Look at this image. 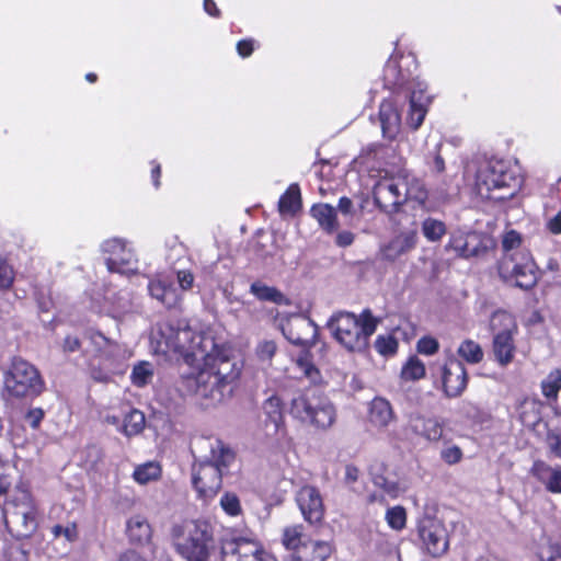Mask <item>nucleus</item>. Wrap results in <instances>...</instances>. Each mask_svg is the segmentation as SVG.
I'll return each instance as SVG.
<instances>
[{
    "instance_id": "nucleus-25",
    "label": "nucleus",
    "mask_w": 561,
    "mask_h": 561,
    "mask_svg": "<svg viewBox=\"0 0 561 561\" xmlns=\"http://www.w3.org/2000/svg\"><path fill=\"white\" fill-rule=\"evenodd\" d=\"M126 533L131 542L148 543L152 537V528L148 519L140 514L133 515L126 523Z\"/></svg>"
},
{
    "instance_id": "nucleus-3",
    "label": "nucleus",
    "mask_w": 561,
    "mask_h": 561,
    "mask_svg": "<svg viewBox=\"0 0 561 561\" xmlns=\"http://www.w3.org/2000/svg\"><path fill=\"white\" fill-rule=\"evenodd\" d=\"M380 319L370 309H364L359 316L340 311L328 321V329L334 339L350 352H364L369 345V339L375 333Z\"/></svg>"
},
{
    "instance_id": "nucleus-14",
    "label": "nucleus",
    "mask_w": 561,
    "mask_h": 561,
    "mask_svg": "<svg viewBox=\"0 0 561 561\" xmlns=\"http://www.w3.org/2000/svg\"><path fill=\"white\" fill-rule=\"evenodd\" d=\"M102 251L107 253L106 266L110 272L130 274L137 270V259L131 249L126 247L125 241L118 238L108 239L103 242Z\"/></svg>"
},
{
    "instance_id": "nucleus-56",
    "label": "nucleus",
    "mask_w": 561,
    "mask_h": 561,
    "mask_svg": "<svg viewBox=\"0 0 561 561\" xmlns=\"http://www.w3.org/2000/svg\"><path fill=\"white\" fill-rule=\"evenodd\" d=\"M354 234L351 231H341L336 234L335 243L339 247L345 248L353 243Z\"/></svg>"
},
{
    "instance_id": "nucleus-31",
    "label": "nucleus",
    "mask_w": 561,
    "mask_h": 561,
    "mask_svg": "<svg viewBox=\"0 0 561 561\" xmlns=\"http://www.w3.org/2000/svg\"><path fill=\"white\" fill-rule=\"evenodd\" d=\"M161 476V467L158 462L149 461L135 468L133 477L139 484H147L156 481Z\"/></svg>"
},
{
    "instance_id": "nucleus-37",
    "label": "nucleus",
    "mask_w": 561,
    "mask_h": 561,
    "mask_svg": "<svg viewBox=\"0 0 561 561\" xmlns=\"http://www.w3.org/2000/svg\"><path fill=\"white\" fill-rule=\"evenodd\" d=\"M145 427V415L139 410H131L124 419L123 432L127 436L139 434Z\"/></svg>"
},
{
    "instance_id": "nucleus-13",
    "label": "nucleus",
    "mask_w": 561,
    "mask_h": 561,
    "mask_svg": "<svg viewBox=\"0 0 561 561\" xmlns=\"http://www.w3.org/2000/svg\"><path fill=\"white\" fill-rule=\"evenodd\" d=\"M221 559L222 561H273L257 540L245 537L222 541Z\"/></svg>"
},
{
    "instance_id": "nucleus-20",
    "label": "nucleus",
    "mask_w": 561,
    "mask_h": 561,
    "mask_svg": "<svg viewBox=\"0 0 561 561\" xmlns=\"http://www.w3.org/2000/svg\"><path fill=\"white\" fill-rule=\"evenodd\" d=\"M265 414V432L268 436L277 435L284 426V414L282 409V401L278 397H270L263 405Z\"/></svg>"
},
{
    "instance_id": "nucleus-1",
    "label": "nucleus",
    "mask_w": 561,
    "mask_h": 561,
    "mask_svg": "<svg viewBox=\"0 0 561 561\" xmlns=\"http://www.w3.org/2000/svg\"><path fill=\"white\" fill-rule=\"evenodd\" d=\"M151 345L157 354L183 358L188 365L202 363L195 375L184 378V386L206 409L221 403L240 375L238 363L226 350L218 347L210 334L188 327L159 323L151 333Z\"/></svg>"
},
{
    "instance_id": "nucleus-38",
    "label": "nucleus",
    "mask_w": 561,
    "mask_h": 561,
    "mask_svg": "<svg viewBox=\"0 0 561 561\" xmlns=\"http://www.w3.org/2000/svg\"><path fill=\"white\" fill-rule=\"evenodd\" d=\"M401 376L405 380L421 379L425 376V365L416 356H412L403 366Z\"/></svg>"
},
{
    "instance_id": "nucleus-43",
    "label": "nucleus",
    "mask_w": 561,
    "mask_h": 561,
    "mask_svg": "<svg viewBox=\"0 0 561 561\" xmlns=\"http://www.w3.org/2000/svg\"><path fill=\"white\" fill-rule=\"evenodd\" d=\"M15 278L13 267L7 262L0 260V290H8L12 287Z\"/></svg>"
},
{
    "instance_id": "nucleus-22",
    "label": "nucleus",
    "mask_w": 561,
    "mask_h": 561,
    "mask_svg": "<svg viewBox=\"0 0 561 561\" xmlns=\"http://www.w3.org/2000/svg\"><path fill=\"white\" fill-rule=\"evenodd\" d=\"M417 232L415 230H407L394 237L385 248L383 256L387 260L394 261L400 255L410 252L416 247Z\"/></svg>"
},
{
    "instance_id": "nucleus-45",
    "label": "nucleus",
    "mask_w": 561,
    "mask_h": 561,
    "mask_svg": "<svg viewBox=\"0 0 561 561\" xmlns=\"http://www.w3.org/2000/svg\"><path fill=\"white\" fill-rule=\"evenodd\" d=\"M522 243V236L515 231L510 230L503 234L502 238V248L505 251L504 254H511L514 253L515 249H518Z\"/></svg>"
},
{
    "instance_id": "nucleus-46",
    "label": "nucleus",
    "mask_w": 561,
    "mask_h": 561,
    "mask_svg": "<svg viewBox=\"0 0 561 561\" xmlns=\"http://www.w3.org/2000/svg\"><path fill=\"white\" fill-rule=\"evenodd\" d=\"M416 348L421 354L434 355L439 348V343L432 336H423L419 340Z\"/></svg>"
},
{
    "instance_id": "nucleus-17",
    "label": "nucleus",
    "mask_w": 561,
    "mask_h": 561,
    "mask_svg": "<svg viewBox=\"0 0 561 561\" xmlns=\"http://www.w3.org/2000/svg\"><path fill=\"white\" fill-rule=\"evenodd\" d=\"M443 389L447 397H459L467 387L468 376L463 364L450 357L443 367Z\"/></svg>"
},
{
    "instance_id": "nucleus-47",
    "label": "nucleus",
    "mask_w": 561,
    "mask_h": 561,
    "mask_svg": "<svg viewBox=\"0 0 561 561\" xmlns=\"http://www.w3.org/2000/svg\"><path fill=\"white\" fill-rule=\"evenodd\" d=\"M13 470L12 466L3 461L0 457V494H4L11 486L10 472Z\"/></svg>"
},
{
    "instance_id": "nucleus-40",
    "label": "nucleus",
    "mask_w": 561,
    "mask_h": 561,
    "mask_svg": "<svg viewBox=\"0 0 561 561\" xmlns=\"http://www.w3.org/2000/svg\"><path fill=\"white\" fill-rule=\"evenodd\" d=\"M375 348L381 355H393L398 348L397 340L390 335H378L375 341Z\"/></svg>"
},
{
    "instance_id": "nucleus-18",
    "label": "nucleus",
    "mask_w": 561,
    "mask_h": 561,
    "mask_svg": "<svg viewBox=\"0 0 561 561\" xmlns=\"http://www.w3.org/2000/svg\"><path fill=\"white\" fill-rule=\"evenodd\" d=\"M448 248L455 251L458 256L465 259L478 256L485 251L480 234L476 232L454 234L449 241Z\"/></svg>"
},
{
    "instance_id": "nucleus-48",
    "label": "nucleus",
    "mask_w": 561,
    "mask_h": 561,
    "mask_svg": "<svg viewBox=\"0 0 561 561\" xmlns=\"http://www.w3.org/2000/svg\"><path fill=\"white\" fill-rule=\"evenodd\" d=\"M51 533L55 537L64 536L68 541H73L78 537L77 526L75 524L67 526L55 525L51 528Z\"/></svg>"
},
{
    "instance_id": "nucleus-29",
    "label": "nucleus",
    "mask_w": 561,
    "mask_h": 561,
    "mask_svg": "<svg viewBox=\"0 0 561 561\" xmlns=\"http://www.w3.org/2000/svg\"><path fill=\"white\" fill-rule=\"evenodd\" d=\"M250 293L262 301H270L276 305H283L287 301L285 295L280 290L276 287L267 286L260 280L251 284Z\"/></svg>"
},
{
    "instance_id": "nucleus-7",
    "label": "nucleus",
    "mask_w": 561,
    "mask_h": 561,
    "mask_svg": "<svg viewBox=\"0 0 561 561\" xmlns=\"http://www.w3.org/2000/svg\"><path fill=\"white\" fill-rule=\"evenodd\" d=\"M290 414L318 428H328L335 422V409L317 389H306L293 398Z\"/></svg>"
},
{
    "instance_id": "nucleus-16",
    "label": "nucleus",
    "mask_w": 561,
    "mask_h": 561,
    "mask_svg": "<svg viewBox=\"0 0 561 561\" xmlns=\"http://www.w3.org/2000/svg\"><path fill=\"white\" fill-rule=\"evenodd\" d=\"M296 503L309 524H318L324 517V504L320 491L312 485H304L296 493Z\"/></svg>"
},
{
    "instance_id": "nucleus-2",
    "label": "nucleus",
    "mask_w": 561,
    "mask_h": 561,
    "mask_svg": "<svg viewBox=\"0 0 561 561\" xmlns=\"http://www.w3.org/2000/svg\"><path fill=\"white\" fill-rule=\"evenodd\" d=\"M204 443L209 448V455L193 466L192 482L198 495L209 500L220 491L222 479L229 474L236 455L219 439H205Z\"/></svg>"
},
{
    "instance_id": "nucleus-41",
    "label": "nucleus",
    "mask_w": 561,
    "mask_h": 561,
    "mask_svg": "<svg viewBox=\"0 0 561 561\" xmlns=\"http://www.w3.org/2000/svg\"><path fill=\"white\" fill-rule=\"evenodd\" d=\"M373 482L375 486L382 490L385 494L392 499L397 497L401 492V489L396 481L389 480L383 476H375Z\"/></svg>"
},
{
    "instance_id": "nucleus-53",
    "label": "nucleus",
    "mask_w": 561,
    "mask_h": 561,
    "mask_svg": "<svg viewBox=\"0 0 561 561\" xmlns=\"http://www.w3.org/2000/svg\"><path fill=\"white\" fill-rule=\"evenodd\" d=\"M331 553V546L324 541H318L313 547V557L311 561H324Z\"/></svg>"
},
{
    "instance_id": "nucleus-8",
    "label": "nucleus",
    "mask_w": 561,
    "mask_h": 561,
    "mask_svg": "<svg viewBox=\"0 0 561 561\" xmlns=\"http://www.w3.org/2000/svg\"><path fill=\"white\" fill-rule=\"evenodd\" d=\"M4 522L12 536L21 539L30 537L36 529V508L28 490L18 485L5 504Z\"/></svg>"
},
{
    "instance_id": "nucleus-59",
    "label": "nucleus",
    "mask_w": 561,
    "mask_h": 561,
    "mask_svg": "<svg viewBox=\"0 0 561 561\" xmlns=\"http://www.w3.org/2000/svg\"><path fill=\"white\" fill-rule=\"evenodd\" d=\"M91 341L93 344H95L100 350H103L105 347H112L113 346V343L107 339L105 337L103 334L101 333H94L91 335Z\"/></svg>"
},
{
    "instance_id": "nucleus-32",
    "label": "nucleus",
    "mask_w": 561,
    "mask_h": 561,
    "mask_svg": "<svg viewBox=\"0 0 561 561\" xmlns=\"http://www.w3.org/2000/svg\"><path fill=\"white\" fill-rule=\"evenodd\" d=\"M153 365L149 362H139L133 368L130 380L136 387H145L153 378Z\"/></svg>"
},
{
    "instance_id": "nucleus-52",
    "label": "nucleus",
    "mask_w": 561,
    "mask_h": 561,
    "mask_svg": "<svg viewBox=\"0 0 561 561\" xmlns=\"http://www.w3.org/2000/svg\"><path fill=\"white\" fill-rule=\"evenodd\" d=\"M276 344L273 341H264L256 348L257 356L262 360H270L276 353Z\"/></svg>"
},
{
    "instance_id": "nucleus-10",
    "label": "nucleus",
    "mask_w": 561,
    "mask_h": 561,
    "mask_svg": "<svg viewBox=\"0 0 561 561\" xmlns=\"http://www.w3.org/2000/svg\"><path fill=\"white\" fill-rule=\"evenodd\" d=\"M490 328L493 332L492 351L495 360L501 366L508 365L515 354L514 335L517 324L514 317L503 310L495 311L490 319Z\"/></svg>"
},
{
    "instance_id": "nucleus-19",
    "label": "nucleus",
    "mask_w": 561,
    "mask_h": 561,
    "mask_svg": "<svg viewBox=\"0 0 561 561\" xmlns=\"http://www.w3.org/2000/svg\"><path fill=\"white\" fill-rule=\"evenodd\" d=\"M531 472L548 492L561 493V467H552L543 461H536Z\"/></svg>"
},
{
    "instance_id": "nucleus-4",
    "label": "nucleus",
    "mask_w": 561,
    "mask_h": 561,
    "mask_svg": "<svg viewBox=\"0 0 561 561\" xmlns=\"http://www.w3.org/2000/svg\"><path fill=\"white\" fill-rule=\"evenodd\" d=\"M171 536L174 550L185 561H209L216 548L214 528L206 520L194 519L175 525Z\"/></svg>"
},
{
    "instance_id": "nucleus-23",
    "label": "nucleus",
    "mask_w": 561,
    "mask_h": 561,
    "mask_svg": "<svg viewBox=\"0 0 561 561\" xmlns=\"http://www.w3.org/2000/svg\"><path fill=\"white\" fill-rule=\"evenodd\" d=\"M148 290L152 298L168 308L175 307L181 299L172 283L161 278L150 279Z\"/></svg>"
},
{
    "instance_id": "nucleus-36",
    "label": "nucleus",
    "mask_w": 561,
    "mask_h": 561,
    "mask_svg": "<svg viewBox=\"0 0 561 561\" xmlns=\"http://www.w3.org/2000/svg\"><path fill=\"white\" fill-rule=\"evenodd\" d=\"M422 232L431 242L439 241L446 233V225L435 218H426L422 222Z\"/></svg>"
},
{
    "instance_id": "nucleus-63",
    "label": "nucleus",
    "mask_w": 561,
    "mask_h": 561,
    "mask_svg": "<svg viewBox=\"0 0 561 561\" xmlns=\"http://www.w3.org/2000/svg\"><path fill=\"white\" fill-rule=\"evenodd\" d=\"M204 10L211 16H219L220 14L214 0H204Z\"/></svg>"
},
{
    "instance_id": "nucleus-21",
    "label": "nucleus",
    "mask_w": 561,
    "mask_h": 561,
    "mask_svg": "<svg viewBox=\"0 0 561 561\" xmlns=\"http://www.w3.org/2000/svg\"><path fill=\"white\" fill-rule=\"evenodd\" d=\"M379 121L383 137L393 139L400 130L401 116L392 101L387 100L380 104Z\"/></svg>"
},
{
    "instance_id": "nucleus-35",
    "label": "nucleus",
    "mask_w": 561,
    "mask_h": 561,
    "mask_svg": "<svg viewBox=\"0 0 561 561\" xmlns=\"http://www.w3.org/2000/svg\"><path fill=\"white\" fill-rule=\"evenodd\" d=\"M304 526L290 525L286 526L282 535V543L288 550H296L302 543Z\"/></svg>"
},
{
    "instance_id": "nucleus-28",
    "label": "nucleus",
    "mask_w": 561,
    "mask_h": 561,
    "mask_svg": "<svg viewBox=\"0 0 561 561\" xmlns=\"http://www.w3.org/2000/svg\"><path fill=\"white\" fill-rule=\"evenodd\" d=\"M310 211L323 230L329 233L337 230L339 224L334 207L329 204H317L312 206Z\"/></svg>"
},
{
    "instance_id": "nucleus-24",
    "label": "nucleus",
    "mask_w": 561,
    "mask_h": 561,
    "mask_svg": "<svg viewBox=\"0 0 561 561\" xmlns=\"http://www.w3.org/2000/svg\"><path fill=\"white\" fill-rule=\"evenodd\" d=\"M410 430L427 440L437 442L443 435V426L435 419H426L421 415H415L410 419Z\"/></svg>"
},
{
    "instance_id": "nucleus-5",
    "label": "nucleus",
    "mask_w": 561,
    "mask_h": 561,
    "mask_svg": "<svg viewBox=\"0 0 561 561\" xmlns=\"http://www.w3.org/2000/svg\"><path fill=\"white\" fill-rule=\"evenodd\" d=\"M374 201L386 213H394L409 201L423 204L427 192L416 178L405 175H385L374 185Z\"/></svg>"
},
{
    "instance_id": "nucleus-50",
    "label": "nucleus",
    "mask_w": 561,
    "mask_h": 561,
    "mask_svg": "<svg viewBox=\"0 0 561 561\" xmlns=\"http://www.w3.org/2000/svg\"><path fill=\"white\" fill-rule=\"evenodd\" d=\"M546 443L549 451L557 458L561 459V435L556 432H548Z\"/></svg>"
},
{
    "instance_id": "nucleus-64",
    "label": "nucleus",
    "mask_w": 561,
    "mask_h": 561,
    "mask_svg": "<svg viewBox=\"0 0 561 561\" xmlns=\"http://www.w3.org/2000/svg\"><path fill=\"white\" fill-rule=\"evenodd\" d=\"M160 173H161V168L159 164H157L153 170H152V179H153V184L156 187H159L160 185Z\"/></svg>"
},
{
    "instance_id": "nucleus-49",
    "label": "nucleus",
    "mask_w": 561,
    "mask_h": 561,
    "mask_svg": "<svg viewBox=\"0 0 561 561\" xmlns=\"http://www.w3.org/2000/svg\"><path fill=\"white\" fill-rule=\"evenodd\" d=\"M541 561H561V547L558 545H548L539 551Z\"/></svg>"
},
{
    "instance_id": "nucleus-34",
    "label": "nucleus",
    "mask_w": 561,
    "mask_h": 561,
    "mask_svg": "<svg viewBox=\"0 0 561 561\" xmlns=\"http://www.w3.org/2000/svg\"><path fill=\"white\" fill-rule=\"evenodd\" d=\"M560 390L561 371L559 369H554L541 381V391L545 398L551 401L557 400Z\"/></svg>"
},
{
    "instance_id": "nucleus-57",
    "label": "nucleus",
    "mask_w": 561,
    "mask_h": 561,
    "mask_svg": "<svg viewBox=\"0 0 561 561\" xmlns=\"http://www.w3.org/2000/svg\"><path fill=\"white\" fill-rule=\"evenodd\" d=\"M237 50L241 57L250 56L253 51V42L250 39L240 41L237 44Z\"/></svg>"
},
{
    "instance_id": "nucleus-12",
    "label": "nucleus",
    "mask_w": 561,
    "mask_h": 561,
    "mask_svg": "<svg viewBox=\"0 0 561 561\" xmlns=\"http://www.w3.org/2000/svg\"><path fill=\"white\" fill-rule=\"evenodd\" d=\"M417 534L423 548L431 556L439 557L448 550V533L442 520L432 516L422 517L417 523Z\"/></svg>"
},
{
    "instance_id": "nucleus-33",
    "label": "nucleus",
    "mask_w": 561,
    "mask_h": 561,
    "mask_svg": "<svg viewBox=\"0 0 561 561\" xmlns=\"http://www.w3.org/2000/svg\"><path fill=\"white\" fill-rule=\"evenodd\" d=\"M457 353L469 364H478L483 359V351L481 346L472 340H465L461 342Z\"/></svg>"
},
{
    "instance_id": "nucleus-11",
    "label": "nucleus",
    "mask_w": 561,
    "mask_h": 561,
    "mask_svg": "<svg viewBox=\"0 0 561 561\" xmlns=\"http://www.w3.org/2000/svg\"><path fill=\"white\" fill-rule=\"evenodd\" d=\"M3 382L7 391L18 398L37 396L43 390L36 367L20 357L13 358Z\"/></svg>"
},
{
    "instance_id": "nucleus-60",
    "label": "nucleus",
    "mask_w": 561,
    "mask_h": 561,
    "mask_svg": "<svg viewBox=\"0 0 561 561\" xmlns=\"http://www.w3.org/2000/svg\"><path fill=\"white\" fill-rule=\"evenodd\" d=\"M358 474H359V471H358V469L356 467L351 466V465L346 466V468H345V478H344L345 482L347 484H352V483L356 482L357 479H358Z\"/></svg>"
},
{
    "instance_id": "nucleus-9",
    "label": "nucleus",
    "mask_w": 561,
    "mask_h": 561,
    "mask_svg": "<svg viewBox=\"0 0 561 561\" xmlns=\"http://www.w3.org/2000/svg\"><path fill=\"white\" fill-rule=\"evenodd\" d=\"M497 270L504 282L523 290L534 288L540 277L536 262L526 250H516L514 253L504 254L499 262Z\"/></svg>"
},
{
    "instance_id": "nucleus-51",
    "label": "nucleus",
    "mask_w": 561,
    "mask_h": 561,
    "mask_svg": "<svg viewBox=\"0 0 561 561\" xmlns=\"http://www.w3.org/2000/svg\"><path fill=\"white\" fill-rule=\"evenodd\" d=\"M442 459L448 465H455L462 458V451L458 446H448L440 453Z\"/></svg>"
},
{
    "instance_id": "nucleus-54",
    "label": "nucleus",
    "mask_w": 561,
    "mask_h": 561,
    "mask_svg": "<svg viewBox=\"0 0 561 561\" xmlns=\"http://www.w3.org/2000/svg\"><path fill=\"white\" fill-rule=\"evenodd\" d=\"M178 283L182 290H188L193 287L194 275L191 271L181 270L176 273Z\"/></svg>"
},
{
    "instance_id": "nucleus-61",
    "label": "nucleus",
    "mask_w": 561,
    "mask_h": 561,
    "mask_svg": "<svg viewBox=\"0 0 561 561\" xmlns=\"http://www.w3.org/2000/svg\"><path fill=\"white\" fill-rule=\"evenodd\" d=\"M337 208L342 214L350 215L353 210V202L348 197H341Z\"/></svg>"
},
{
    "instance_id": "nucleus-39",
    "label": "nucleus",
    "mask_w": 561,
    "mask_h": 561,
    "mask_svg": "<svg viewBox=\"0 0 561 561\" xmlns=\"http://www.w3.org/2000/svg\"><path fill=\"white\" fill-rule=\"evenodd\" d=\"M386 520L389 527L401 530L405 527L407 512L403 506H393L386 512Z\"/></svg>"
},
{
    "instance_id": "nucleus-62",
    "label": "nucleus",
    "mask_w": 561,
    "mask_h": 561,
    "mask_svg": "<svg viewBox=\"0 0 561 561\" xmlns=\"http://www.w3.org/2000/svg\"><path fill=\"white\" fill-rule=\"evenodd\" d=\"M119 561H147V560L145 558H142L136 551L128 550L121 556Z\"/></svg>"
},
{
    "instance_id": "nucleus-26",
    "label": "nucleus",
    "mask_w": 561,
    "mask_h": 561,
    "mask_svg": "<svg viewBox=\"0 0 561 561\" xmlns=\"http://www.w3.org/2000/svg\"><path fill=\"white\" fill-rule=\"evenodd\" d=\"M394 419L391 404L382 398H375L370 403L369 421L379 428L388 426Z\"/></svg>"
},
{
    "instance_id": "nucleus-42",
    "label": "nucleus",
    "mask_w": 561,
    "mask_h": 561,
    "mask_svg": "<svg viewBox=\"0 0 561 561\" xmlns=\"http://www.w3.org/2000/svg\"><path fill=\"white\" fill-rule=\"evenodd\" d=\"M220 506L231 516H237L241 513L239 497L233 493H225L220 499Z\"/></svg>"
},
{
    "instance_id": "nucleus-15",
    "label": "nucleus",
    "mask_w": 561,
    "mask_h": 561,
    "mask_svg": "<svg viewBox=\"0 0 561 561\" xmlns=\"http://www.w3.org/2000/svg\"><path fill=\"white\" fill-rule=\"evenodd\" d=\"M282 331L291 344L302 347H311L316 344L318 327L306 316H289L283 321Z\"/></svg>"
},
{
    "instance_id": "nucleus-27",
    "label": "nucleus",
    "mask_w": 561,
    "mask_h": 561,
    "mask_svg": "<svg viewBox=\"0 0 561 561\" xmlns=\"http://www.w3.org/2000/svg\"><path fill=\"white\" fill-rule=\"evenodd\" d=\"M428 98L423 94V91H413L410 95V110L408 115V124L417 129L427 113Z\"/></svg>"
},
{
    "instance_id": "nucleus-30",
    "label": "nucleus",
    "mask_w": 561,
    "mask_h": 561,
    "mask_svg": "<svg viewBox=\"0 0 561 561\" xmlns=\"http://www.w3.org/2000/svg\"><path fill=\"white\" fill-rule=\"evenodd\" d=\"M301 206L300 190L298 184H291L280 196L278 210L280 214L294 215Z\"/></svg>"
},
{
    "instance_id": "nucleus-6",
    "label": "nucleus",
    "mask_w": 561,
    "mask_h": 561,
    "mask_svg": "<svg viewBox=\"0 0 561 561\" xmlns=\"http://www.w3.org/2000/svg\"><path fill=\"white\" fill-rule=\"evenodd\" d=\"M520 183L516 168L503 160H491L478 171L476 187L481 197L504 201L515 195Z\"/></svg>"
},
{
    "instance_id": "nucleus-55",
    "label": "nucleus",
    "mask_w": 561,
    "mask_h": 561,
    "mask_svg": "<svg viewBox=\"0 0 561 561\" xmlns=\"http://www.w3.org/2000/svg\"><path fill=\"white\" fill-rule=\"evenodd\" d=\"M81 346L80 340L76 335H67L64 340L62 350L64 352L73 353L79 351Z\"/></svg>"
},
{
    "instance_id": "nucleus-58",
    "label": "nucleus",
    "mask_w": 561,
    "mask_h": 561,
    "mask_svg": "<svg viewBox=\"0 0 561 561\" xmlns=\"http://www.w3.org/2000/svg\"><path fill=\"white\" fill-rule=\"evenodd\" d=\"M547 228L553 234L561 233V210L548 220Z\"/></svg>"
},
{
    "instance_id": "nucleus-44",
    "label": "nucleus",
    "mask_w": 561,
    "mask_h": 561,
    "mask_svg": "<svg viewBox=\"0 0 561 561\" xmlns=\"http://www.w3.org/2000/svg\"><path fill=\"white\" fill-rule=\"evenodd\" d=\"M297 365L301 373L305 375L306 378L310 380L311 383H318L321 380V374L319 369L308 359L306 358H299L297 360Z\"/></svg>"
}]
</instances>
